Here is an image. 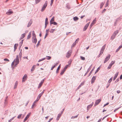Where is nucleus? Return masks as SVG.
Here are the masks:
<instances>
[{
	"label": "nucleus",
	"mask_w": 122,
	"mask_h": 122,
	"mask_svg": "<svg viewBox=\"0 0 122 122\" xmlns=\"http://www.w3.org/2000/svg\"><path fill=\"white\" fill-rule=\"evenodd\" d=\"M32 41L33 43H34L36 44L37 42V40L36 38V35L34 31H33L32 33Z\"/></svg>",
	"instance_id": "1"
},
{
	"label": "nucleus",
	"mask_w": 122,
	"mask_h": 122,
	"mask_svg": "<svg viewBox=\"0 0 122 122\" xmlns=\"http://www.w3.org/2000/svg\"><path fill=\"white\" fill-rule=\"evenodd\" d=\"M48 3V2L47 1H46L44 5H43V7L42 8V9L41 10V11L42 12L43 11L46 9V7L47 6Z\"/></svg>",
	"instance_id": "2"
},
{
	"label": "nucleus",
	"mask_w": 122,
	"mask_h": 122,
	"mask_svg": "<svg viewBox=\"0 0 122 122\" xmlns=\"http://www.w3.org/2000/svg\"><path fill=\"white\" fill-rule=\"evenodd\" d=\"M110 56L111 55L109 54L107 56L104 61V63H106L109 60L110 58Z\"/></svg>",
	"instance_id": "3"
},
{
	"label": "nucleus",
	"mask_w": 122,
	"mask_h": 122,
	"mask_svg": "<svg viewBox=\"0 0 122 122\" xmlns=\"http://www.w3.org/2000/svg\"><path fill=\"white\" fill-rule=\"evenodd\" d=\"M115 62V61H112V62L110 64L109 66H108V69H110L111 67L112 66V65H113Z\"/></svg>",
	"instance_id": "4"
},
{
	"label": "nucleus",
	"mask_w": 122,
	"mask_h": 122,
	"mask_svg": "<svg viewBox=\"0 0 122 122\" xmlns=\"http://www.w3.org/2000/svg\"><path fill=\"white\" fill-rule=\"evenodd\" d=\"M101 101V100L100 99L97 100L94 104V106H95L98 105Z\"/></svg>",
	"instance_id": "5"
},
{
	"label": "nucleus",
	"mask_w": 122,
	"mask_h": 122,
	"mask_svg": "<svg viewBox=\"0 0 122 122\" xmlns=\"http://www.w3.org/2000/svg\"><path fill=\"white\" fill-rule=\"evenodd\" d=\"M27 78V75L26 74H25L22 78V82H23L25 81Z\"/></svg>",
	"instance_id": "6"
},
{
	"label": "nucleus",
	"mask_w": 122,
	"mask_h": 122,
	"mask_svg": "<svg viewBox=\"0 0 122 122\" xmlns=\"http://www.w3.org/2000/svg\"><path fill=\"white\" fill-rule=\"evenodd\" d=\"M90 23V22H89V23H87L85 25V26L84 27L83 29V31H85L86 30V29H87L88 27V26L89 25Z\"/></svg>",
	"instance_id": "7"
},
{
	"label": "nucleus",
	"mask_w": 122,
	"mask_h": 122,
	"mask_svg": "<svg viewBox=\"0 0 122 122\" xmlns=\"http://www.w3.org/2000/svg\"><path fill=\"white\" fill-rule=\"evenodd\" d=\"M71 51H69L67 53L66 55V57L67 58H69L71 54Z\"/></svg>",
	"instance_id": "8"
},
{
	"label": "nucleus",
	"mask_w": 122,
	"mask_h": 122,
	"mask_svg": "<svg viewBox=\"0 0 122 122\" xmlns=\"http://www.w3.org/2000/svg\"><path fill=\"white\" fill-rule=\"evenodd\" d=\"M48 19L47 18H46L45 19V29L46 28V27L47 26V25L48 24Z\"/></svg>",
	"instance_id": "9"
},
{
	"label": "nucleus",
	"mask_w": 122,
	"mask_h": 122,
	"mask_svg": "<svg viewBox=\"0 0 122 122\" xmlns=\"http://www.w3.org/2000/svg\"><path fill=\"white\" fill-rule=\"evenodd\" d=\"M44 81V80H42L41 82L39 83V85L38 86V88H39L42 86L43 84V83Z\"/></svg>",
	"instance_id": "10"
},
{
	"label": "nucleus",
	"mask_w": 122,
	"mask_h": 122,
	"mask_svg": "<svg viewBox=\"0 0 122 122\" xmlns=\"http://www.w3.org/2000/svg\"><path fill=\"white\" fill-rule=\"evenodd\" d=\"M30 113H29V114L27 115V116L25 118L23 121L24 122H25L29 118L30 115Z\"/></svg>",
	"instance_id": "11"
},
{
	"label": "nucleus",
	"mask_w": 122,
	"mask_h": 122,
	"mask_svg": "<svg viewBox=\"0 0 122 122\" xmlns=\"http://www.w3.org/2000/svg\"><path fill=\"white\" fill-rule=\"evenodd\" d=\"M13 13V12L12 11L9 10L7 12H6V14L7 15H9L12 14Z\"/></svg>",
	"instance_id": "12"
},
{
	"label": "nucleus",
	"mask_w": 122,
	"mask_h": 122,
	"mask_svg": "<svg viewBox=\"0 0 122 122\" xmlns=\"http://www.w3.org/2000/svg\"><path fill=\"white\" fill-rule=\"evenodd\" d=\"M96 79V76H93L91 79V83H93Z\"/></svg>",
	"instance_id": "13"
},
{
	"label": "nucleus",
	"mask_w": 122,
	"mask_h": 122,
	"mask_svg": "<svg viewBox=\"0 0 122 122\" xmlns=\"http://www.w3.org/2000/svg\"><path fill=\"white\" fill-rule=\"evenodd\" d=\"M118 73H119V72H117L115 74V76H114V77L113 78V81H114L115 80V79H116V78L117 77V76L118 75Z\"/></svg>",
	"instance_id": "14"
},
{
	"label": "nucleus",
	"mask_w": 122,
	"mask_h": 122,
	"mask_svg": "<svg viewBox=\"0 0 122 122\" xmlns=\"http://www.w3.org/2000/svg\"><path fill=\"white\" fill-rule=\"evenodd\" d=\"M116 36V35H115L113 33L111 37V39L112 40H113L115 38Z\"/></svg>",
	"instance_id": "15"
},
{
	"label": "nucleus",
	"mask_w": 122,
	"mask_h": 122,
	"mask_svg": "<svg viewBox=\"0 0 122 122\" xmlns=\"http://www.w3.org/2000/svg\"><path fill=\"white\" fill-rule=\"evenodd\" d=\"M18 44H15L14 45V51H15L16 50V49H17V47L18 46Z\"/></svg>",
	"instance_id": "16"
},
{
	"label": "nucleus",
	"mask_w": 122,
	"mask_h": 122,
	"mask_svg": "<svg viewBox=\"0 0 122 122\" xmlns=\"http://www.w3.org/2000/svg\"><path fill=\"white\" fill-rule=\"evenodd\" d=\"M93 105V104H90L88 105L87 107V110L88 111L89 110V109Z\"/></svg>",
	"instance_id": "17"
},
{
	"label": "nucleus",
	"mask_w": 122,
	"mask_h": 122,
	"mask_svg": "<svg viewBox=\"0 0 122 122\" xmlns=\"http://www.w3.org/2000/svg\"><path fill=\"white\" fill-rule=\"evenodd\" d=\"M54 17H53L51 19L50 21V24L51 25L52 24V22H53L52 21H54Z\"/></svg>",
	"instance_id": "18"
},
{
	"label": "nucleus",
	"mask_w": 122,
	"mask_h": 122,
	"mask_svg": "<svg viewBox=\"0 0 122 122\" xmlns=\"http://www.w3.org/2000/svg\"><path fill=\"white\" fill-rule=\"evenodd\" d=\"M92 65H91V66L88 69V70L85 73V75H84V76H86V75L88 72L90 71L91 69V66Z\"/></svg>",
	"instance_id": "19"
},
{
	"label": "nucleus",
	"mask_w": 122,
	"mask_h": 122,
	"mask_svg": "<svg viewBox=\"0 0 122 122\" xmlns=\"http://www.w3.org/2000/svg\"><path fill=\"white\" fill-rule=\"evenodd\" d=\"M122 47V43L121 45H120L118 48L116 50V52H117Z\"/></svg>",
	"instance_id": "20"
},
{
	"label": "nucleus",
	"mask_w": 122,
	"mask_h": 122,
	"mask_svg": "<svg viewBox=\"0 0 122 122\" xmlns=\"http://www.w3.org/2000/svg\"><path fill=\"white\" fill-rule=\"evenodd\" d=\"M95 68V67H94L91 70V71L90 72V73L89 74V75L88 76H90L91 75V74L92 73L93 71V70H94V69Z\"/></svg>",
	"instance_id": "21"
},
{
	"label": "nucleus",
	"mask_w": 122,
	"mask_h": 122,
	"mask_svg": "<svg viewBox=\"0 0 122 122\" xmlns=\"http://www.w3.org/2000/svg\"><path fill=\"white\" fill-rule=\"evenodd\" d=\"M60 67H61L60 65L58 67L56 71V73H58V71L59 70Z\"/></svg>",
	"instance_id": "22"
},
{
	"label": "nucleus",
	"mask_w": 122,
	"mask_h": 122,
	"mask_svg": "<svg viewBox=\"0 0 122 122\" xmlns=\"http://www.w3.org/2000/svg\"><path fill=\"white\" fill-rule=\"evenodd\" d=\"M17 84H18V82H17V81H16V82H15V85H14V89H15L16 88V87H17Z\"/></svg>",
	"instance_id": "23"
},
{
	"label": "nucleus",
	"mask_w": 122,
	"mask_h": 122,
	"mask_svg": "<svg viewBox=\"0 0 122 122\" xmlns=\"http://www.w3.org/2000/svg\"><path fill=\"white\" fill-rule=\"evenodd\" d=\"M73 19L74 21H76L78 19V18L77 17L75 16L73 17Z\"/></svg>",
	"instance_id": "24"
},
{
	"label": "nucleus",
	"mask_w": 122,
	"mask_h": 122,
	"mask_svg": "<svg viewBox=\"0 0 122 122\" xmlns=\"http://www.w3.org/2000/svg\"><path fill=\"white\" fill-rule=\"evenodd\" d=\"M36 106V104L35 103H34V102H33V104L32 106H31V108H34Z\"/></svg>",
	"instance_id": "25"
},
{
	"label": "nucleus",
	"mask_w": 122,
	"mask_h": 122,
	"mask_svg": "<svg viewBox=\"0 0 122 122\" xmlns=\"http://www.w3.org/2000/svg\"><path fill=\"white\" fill-rule=\"evenodd\" d=\"M25 34L24 33L23 34H22L21 35V38H20V40H21L23 38H24L25 37Z\"/></svg>",
	"instance_id": "26"
},
{
	"label": "nucleus",
	"mask_w": 122,
	"mask_h": 122,
	"mask_svg": "<svg viewBox=\"0 0 122 122\" xmlns=\"http://www.w3.org/2000/svg\"><path fill=\"white\" fill-rule=\"evenodd\" d=\"M119 30H117L115 31L113 33L115 35H116L119 32Z\"/></svg>",
	"instance_id": "27"
},
{
	"label": "nucleus",
	"mask_w": 122,
	"mask_h": 122,
	"mask_svg": "<svg viewBox=\"0 0 122 122\" xmlns=\"http://www.w3.org/2000/svg\"><path fill=\"white\" fill-rule=\"evenodd\" d=\"M36 67V66L35 65L33 66L32 68V69H31V71H34L35 68Z\"/></svg>",
	"instance_id": "28"
},
{
	"label": "nucleus",
	"mask_w": 122,
	"mask_h": 122,
	"mask_svg": "<svg viewBox=\"0 0 122 122\" xmlns=\"http://www.w3.org/2000/svg\"><path fill=\"white\" fill-rule=\"evenodd\" d=\"M104 3H105V2H102L101 3V4L100 8L101 9L102 8V7L103 5H104Z\"/></svg>",
	"instance_id": "29"
},
{
	"label": "nucleus",
	"mask_w": 122,
	"mask_h": 122,
	"mask_svg": "<svg viewBox=\"0 0 122 122\" xmlns=\"http://www.w3.org/2000/svg\"><path fill=\"white\" fill-rule=\"evenodd\" d=\"M22 50H21L20 52L19 53V57L20 58H21L22 56Z\"/></svg>",
	"instance_id": "30"
},
{
	"label": "nucleus",
	"mask_w": 122,
	"mask_h": 122,
	"mask_svg": "<svg viewBox=\"0 0 122 122\" xmlns=\"http://www.w3.org/2000/svg\"><path fill=\"white\" fill-rule=\"evenodd\" d=\"M41 40L40 39L39 41H38V43L36 44V46L37 47L39 45V43H40Z\"/></svg>",
	"instance_id": "31"
},
{
	"label": "nucleus",
	"mask_w": 122,
	"mask_h": 122,
	"mask_svg": "<svg viewBox=\"0 0 122 122\" xmlns=\"http://www.w3.org/2000/svg\"><path fill=\"white\" fill-rule=\"evenodd\" d=\"M106 45H104L102 47V48L101 49V50L104 51L105 50V48L106 46Z\"/></svg>",
	"instance_id": "32"
},
{
	"label": "nucleus",
	"mask_w": 122,
	"mask_h": 122,
	"mask_svg": "<svg viewBox=\"0 0 122 122\" xmlns=\"http://www.w3.org/2000/svg\"><path fill=\"white\" fill-rule=\"evenodd\" d=\"M83 85V83H81V84L79 86H78V87H77V90H78V89H79V88L81 87V86H82V85Z\"/></svg>",
	"instance_id": "33"
},
{
	"label": "nucleus",
	"mask_w": 122,
	"mask_h": 122,
	"mask_svg": "<svg viewBox=\"0 0 122 122\" xmlns=\"http://www.w3.org/2000/svg\"><path fill=\"white\" fill-rule=\"evenodd\" d=\"M113 77H112L108 81V83H110L112 81V79Z\"/></svg>",
	"instance_id": "34"
},
{
	"label": "nucleus",
	"mask_w": 122,
	"mask_h": 122,
	"mask_svg": "<svg viewBox=\"0 0 122 122\" xmlns=\"http://www.w3.org/2000/svg\"><path fill=\"white\" fill-rule=\"evenodd\" d=\"M23 40H22L20 42V47H21V46H22V43H23Z\"/></svg>",
	"instance_id": "35"
},
{
	"label": "nucleus",
	"mask_w": 122,
	"mask_h": 122,
	"mask_svg": "<svg viewBox=\"0 0 122 122\" xmlns=\"http://www.w3.org/2000/svg\"><path fill=\"white\" fill-rule=\"evenodd\" d=\"M109 2V0H107V1L106 2V6L105 7H106L107 6L108 4V3Z\"/></svg>",
	"instance_id": "36"
},
{
	"label": "nucleus",
	"mask_w": 122,
	"mask_h": 122,
	"mask_svg": "<svg viewBox=\"0 0 122 122\" xmlns=\"http://www.w3.org/2000/svg\"><path fill=\"white\" fill-rule=\"evenodd\" d=\"M15 117V116L13 117L10 120H9L8 121V122H11V121L14 119V118Z\"/></svg>",
	"instance_id": "37"
},
{
	"label": "nucleus",
	"mask_w": 122,
	"mask_h": 122,
	"mask_svg": "<svg viewBox=\"0 0 122 122\" xmlns=\"http://www.w3.org/2000/svg\"><path fill=\"white\" fill-rule=\"evenodd\" d=\"M62 114V112H61L57 116L58 117H60L61 116V115Z\"/></svg>",
	"instance_id": "38"
},
{
	"label": "nucleus",
	"mask_w": 122,
	"mask_h": 122,
	"mask_svg": "<svg viewBox=\"0 0 122 122\" xmlns=\"http://www.w3.org/2000/svg\"><path fill=\"white\" fill-rule=\"evenodd\" d=\"M46 59V58H44L41 59H40L38 61V62H40L41 61H42L44 60H45V59Z\"/></svg>",
	"instance_id": "39"
},
{
	"label": "nucleus",
	"mask_w": 122,
	"mask_h": 122,
	"mask_svg": "<svg viewBox=\"0 0 122 122\" xmlns=\"http://www.w3.org/2000/svg\"><path fill=\"white\" fill-rule=\"evenodd\" d=\"M65 71L64 70H62L61 72L60 75H62L64 73Z\"/></svg>",
	"instance_id": "40"
},
{
	"label": "nucleus",
	"mask_w": 122,
	"mask_h": 122,
	"mask_svg": "<svg viewBox=\"0 0 122 122\" xmlns=\"http://www.w3.org/2000/svg\"><path fill=\"white\" fill-rule=\"evenodd\" d=\"M30 37V32L29 33V35L27 37V39H29Z\"/></svg>",
	"instance_id": "41"
},
{
	"label": "nucleus",
	"mask_w": 122,
	"mask_h": 122,
	"mask_svg": "<svg viewBox=\"0 0 122 122\" xmlns=\"http://www.w3.org/2000/svg\"><path fill=\"white\" fill-rule=\"evenodd\" d=\"M22 115V114H21L19 115L17 117L18 118L20 119L21 118Z\"/></svg>",
	"instance_id": "42"
},
{
	"label": "nucleus",
	"mask_w": 122,
	"mask_h": 122,
	"mask_svg": "<svg viewBox=\"0 0 122 122\" xmlns=\"http://www.w3.org/2000/svg\"><path fill=\"white\" fill-rule=\"evenodd\" d=\"M41 1V0H35L36 4H37L39 3Z\"/></svg>",
	"instance_id": "43"
},
{
	"label": "nucleus",
	"mask_w": 122,
	"mask_h": 122,
	"mask_svg": "<svg viewBox=\"0 0 122 122\" xmlns=\"http://www.w3.org/2000/svg\"><path fill=\"white\" fill-rule=\"evenodd\" d=\"M80 57L82 60H85V58L84 57L81 56Z\"/></svg>",
	"instance_id": "44"
},
{
	"label": "nucleus",
	"mask_w": 122,
	"mask_h": 122,
	"mask_svg": "<svg viewBox=\"0 0 122 122\" xmlns=\"http://www.w3.org/2000/svg\"><path fill=\"white\" fill-rule=\"evenodd\" d=\"M99 69L100 68L99 67L97 68L96 70V71L95 72V74H96V73H97Z\"/></svg>",
	"instance_id": "45"
},
{
	"label": "nucleus",
	"mask_w": 122,
	"mask_h": 122,
	"mask_svg": "<svg viewBox=\"0 0 122 122\" xmlns=\"http://www.w3.org/2000/svg\"><path fill=\"white\" fill-rule=\"evenodd\" d=\"M52 24H53V25H57V23L55 21H53L52 22Z\"/></svg>",
	"instance_id": "46"
},
{
	"label": "nucleus",
	"mask_w": 122,
	"mask_h": 122,
	"mask_svg": "<svg viewBox=\"0 0 122 122\" xmlns=\"http://www.w3.org/2000/svg\"><path fill=\"white\" fill-rule=\"evenodd\" d=\"M47 58H46L47 60H50L51 58V57L50 56H47Z\"/></svg>",
	"instance_id": "47"
},
{
	"label": "nucleus",
	"mask_w": 122,
	"mask_h": 122,
	"mask_svg": "<svg viewBox=\"0 0 122 122\" xmlns=\"http://www.w3.org/2000/svg\"><path fill=\"white\" fill-rule=\"evenodd\" d=\"M72 61V60L71 59H70L68 61V63L69 65H70L71 64V63Z\"/></svg>",
	"instance_id": "48"
},
{
	"label": "nucleus",
	"mask_w": 122,
	"mask_h": 122,
	"mask_svg": "<svg viewBox=\"0 0 122 122\" xmlns=\"http://www.w3.org/2000/svg\"><path fill=\"white\" fill-rule=\"evenodd\" d=\"M96 18H95V19L93 20L92 23H93L94 24L96 22Z\"/></svg>",
	"instance_id": "49"
},
{
	"label": "nucleus",
	"mask_w": 122,
	"mask_h": 122,
	"mask_svg": "<svg viewBox=\"0 0 122 122\" xmlns=\"http://www.w3.org/2000/svg\"><path fill=\"white\" fill-rule=\"evenodd\" d=\"M76 45V43L75 42H74L72 45L71 46V47H74Z\"/></svg>",
	"instance_id": "50"
},
{
	"label": "nucleus",
	"mask_w": 122,
	"mask_h": 122,
	"mask_svg": "<svg viewBox=\"0 0 122 122\" xmlns=\"http://www.w3.org/2000/svg\"><path fill=\"white\" fill-rule=\"evenodd\" d=\"M54 0H51V1L50 3V5H51V6L52 5L53 2Z\"/></svg>",
	"instance_id": "51"
},
{
	"label": "nucleus",
	"mask_w": 122,
	"mask_h": 122,
	"mask_svg": "<svg viewBox=\"0 0 122 122\" xmlns=\"http://www.w3.org/2000/svg\"><path fill=\"white\" fill-rule=\"evenodd\" d=\"M39 99L38 98H37L36 100L34 102V103H36V102L39 100Z\"/></svg>",
	"instance_id": "52"
},
{
	"label": "nucleus",
	"mask_w": 122,
	"mask_h": 122,
	"mask_svg": "<svg viewBox=\"0 0 122 122\" xmlns=\"http://www.w3.org/2000/svg\"><path fill=\"white\" fill-rule=\"evenodd\" d=\"M121 18L120 17H119V18H117L116 19V22H117L119 20H120Z\"/></svg>",
	"instance_id": "53"
},
{
	"label": "nucleus",
	"mask_w": 122,
	"mask_h": 122,
	"mask_svg": "<svg viewBox=\"0 0 122 122\" xmlns=\"http://www.w3.org/2000/svg\"><path fill=\"white\" fill-rule=\"evenodd\" d=\"M77 116H78V115H76V116H75L74 117L72 116V117H71V119L74 118H76V117H77Z\"/></svg>",
	"instance_id": "54"
},
{
	"label": "nucleus",
	"mask_w": 122,
	"mask_h": 122,
	"mask_svg": "<svg viewBox=\"0 0 122 122\" xmlns=\"http://www.w3.org/2000/svg\"><path fill=\"white\" fill-rule=\"evenodd\" d=\"M50 33H53L54 32V30H53V29H51L50 30Z\"/></svg>",
	"instance_id": "55"
},
{
	"label": "nucleus",
	"mask_w": 122,
	"mask_h": 122,
	"mask_svg": "<svg viewBox=\"0 0 122 122\" xmlns=\"http://www.w3.org/2000/svg\"><path fill=\"white\" fill-rule=\"evenodd\" d=\"M56 66V65H54L53 66H52L51 69V70H52L53 68Z\"/></svg>",
	"instance_id": "56"
},
{
	"label": "nucleus",
	"mask_w": 122,
	"mask_h": 122,
	"mask_svg": "<svg viewBox=\"0 0 122 122\" xmlns=\"http://www.w3.org/2000/svg\"><path fill=\"white\" fill-rule=\"evenodd\" d=\"M66 8H67L69 9L70 8V6L69 5H68V4H67L66 5Z\"/></svg>",
	"instance_id": "57"
},
{
	"label": "nucleus",
	"mask_w": 122,
	"mask_h": 122,
	"mask_svg": "<svg viewBox=\"0 0 122 122\" xmlns=\"http://www.w3.org/2000/svg\"><path fill=\"white\" fill-rule=\"evenodd\" d=\"M41 96V94H39L38 95L37 98H38L39 99H40Z\"/></svg>",
	"instance_id": "58"
},
{
	"label": "nucleus",
	"mask_w": 122,
	"mask_h": 122,
	"mask_svg": "<svg viewBox=\"0 0 122 122\" xmlns=\"http://www.w3.org/2000/svg\"><path fill=\"white\" fill-rule=\"evenodd\" d=\"M49 29H46V33L47 34H48V33L49 32Z\"/></svg>",
	"instance_id": "59"
},
{
	"label": "nucleus",
	"mask_w": 122,
	"mask_h": 122,
	"mask_svg": "<svg viewBox=\"0 0 122 122\" xmlns=\"http://www.w3.org/2000/svg\"><path fill=\"white\" fill-rule=\"evenodd\" d=\"M79 40V38H77V39H76L75 41L74 42L75 43H77L78 42V41Z\"/></svg>",
	"instance_id": "60"
},
{
	"label": "nucleus",
	"mask_w": 122,
	"mask_h": 122,
	"mask_svg": "<svg viewBox=\"0 0 122 122\" xmlns=\"http://www.w3.org/2000/svg\"><path fill=\"white\" fill-rule=\"evenodd\" d=\"M104 51L101 50L100 51V55H102V54L103 52Z\"/></svg>",
	"instance_id": "61"
},
{
	"label": "nucleus",
	"mask_w": 122,
	"mask_h": 122,
	"mask_svg": "<svg viewBox=\"0 0 122 122\" xmlns=\"http://www.w3.org/2000/svg\"><path fill=\"white\" fill-rule=\"evenodd\" d=\"M119 81V78H118L115 81V82H118Z\"/></svg>",
	"instance_id": "62"
},
{
	"label": "nucleus",
	"mask_w": 122,
	"mask_h": 122,
	"mask_svg": "<svg viewBox=\"0 0 122 122\" xmlns=\"http://www.w3.org/2000/svg\"><path fill=\"white\" fill-rule=\"evenodd\" d=\"M106 9H104L102 11V13H104V12H105V11H106Z\"/></svg>",
	"instance_id": "63"
},
{
	"label": "nucleus",
	"mask_w": 122,
	"mask_h": 122,
	"mask_svg": "<svg viewBox=\"0 0 122 122\" xmlns=\"http://www.w3.org/2000/svg\"><path fill=\"white\" fill-rule=\"evenodd\" d=\"M15 61V60H14V61L12 62V63L11 64V66H13L14 65V62Z\"/></svg>",
	"instance_id": "64"
}]
</instances>
